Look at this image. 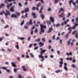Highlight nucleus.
I'll return each mask as SVG.
<instances>
[{"label":"nucleus","instance_id":"338daca9","mask_svg":"<svg viewBox=\"0 0 78 78\" xmlns=\"http://www.w3.org/2000/svg\"><path fill=\"white\" fill-rule=\"evenodd\" d=\"M14 72H17V69H14Z\"/></svg>","mask_w":78,"mask_h":78},{"label":"nucleus","instance_id":"dca6fc26","mask_svg":"<svg viewBox=\"0 0 78 78\" xmlns=\"http://www.w3.org/2000/svg\"><path fill=\"white\" fill-rule=\"evenodd\" d=\"M64 16H65L64 14L63 13H62L60 15H59V16L60 17H63Z\"/></svg>","mask_w":78,"mask_h":78},{"label":"nucleus","instance_id":"09e8293b","mask_svg":"<svg viewBox=\"0 0 78 78\" xmlns=\"http://www.w3.org/2000/svg\"><path fill=\"white\" fill-rule=\"evenodd\" d=\"M1 21L2 23H5V21L3 20H1Z\"/></svg>","mask_w":78,"mask_h":78},{"label":"nucleus","instance_id":"f8f14e48","mask_svg":"<svg viewBox=\"0 0 78 78\" xmlns=\"http://www.w3.org/2000/svg\"><path fill=\"white\" fill-rule=\"evenodd\" d=\"M46 51V50H44L40 52V55H43V53H44Z\"/></svg>","mask_w":78,"mask_h":78},{"label":"nucleus","instance_id":"8fccbe9b","mask_svg":"<svg viewBox=\"0 0 78 78\" xmlns=\"http://www.w3.org/2000/svg\"><path fill=\"white\" fill-rule=\"evenodd\" d=\"M30 39H31V38L30 37H29L28 38V41H30Z\"/></svg>","mask_w":78,"mask_h":78},{"label":"nucleus","instance_id":"bb28decb","mask_svg":"<svg viewBox=\"0 0 78 78\" xmlns=\"http://www.w3.org/2000/svg\"><path fill=\"white\" fill-rule=\"evenodd\" d=\"M76 30H75L74 31H73L72 33V34H76Z\"/></svg>","mask_w":78,"mask_h":78},{"label":"nucleus","instance_id":"9d476101","mask_svg":"<svg viewBox=\"0 0 78 78\" xmlns=\"http://www.w3.org/2000/svg\"><path fill=\"white\" fill-rule=\"evenodd\" d=\"M16 0H5V3H6V4H8V2H7V1L9 2H11L12 1H15Z\"/></svg>","mask_w":78,"mask_h":78},{"label":"nucleus","instance_id":"a18cd8bd","mask_svg":"<svg viewBox=\"0 0 78 78\" xmlns=\"http://www.w3.org/2000/svg\"><path fill=\"white\" fill-rule=\"evenodd\" d=\"M3 37H1L0 38V41H1H1H2V40H3Z\"/></svg>","mask_w":78,"mask_h":78},{"label":"nucleus","instance_id":"a19ab883","mask_svg":"<svg viewBox=\"0 0 78 78\" xmlns=\"http://www.w3.org/2000/svg\"><path fill=\"white\" fill-rule=\"evenodd\" d=\"M72 28L73 30H75L76 29V26H75V25L74 26H73Z\"/></svg>","mask_w":78,"mask_h":78},{"label":"nucleus","instance_id":"ddd939ff","mask_svg":"<svg viewBox=\"0 0 78 78\" xmlns=\"http://www.w3.org/2000/svg\"><path fill=\"white\" fill-rule=\"evenodd\" d=\"M32 16H33L34 18L35 19L36 18V13H33L32 14Z\"/></svg>","mask_w":78,"mask_h":78},{"label":"nucleus","instance_id":"20e7f679","mask_svg":"<svg viewBox=\"0 0 78 78\" xmlns=\"http://www.w3.org/2000/svg\"><path fill=\"white\" fill-rule=\"evenodd\" d=\"M53 30V28L49 27L48 30L47 32L48 33H51Z\"/></svg>","mask_w":78,"mask_h":78},{"label":"nucleus","instance_id":"13d9d810","mask_svg":"<svg viewBox=\"0 0 78 78\" xmlns=\"http://www.w3.org/2000/svg\"><path fill=\"white\" fill-rule=\"evenodd\" d=\"M18 78H23L20 75H18Z\"/></svg>","mask_w":78,"mask_h":78},{"label":"nucleus","instance_id":"774afa93","mask_svg":"<svg viewBox=\"0 0 78 78\" xmlns=\"http://www.w3.org/2000/svg\"><path fill=\"white\" fill-rule=\"evenodd\" d=\"M29 8L28 7H27L26 9H25V10H29Z\"/></svg>","mask_w":78,"mask_h":78},{"label":"nucleus","instance_id":"f257e3e1","mask_svg":"<svg viewBox=\"0 0 78 78\" xmlns=\"http://www.w3.org/2000/svg\"><path fill=\"white\" fill-rule=\"evenodd\" d=\"M3 14H4L5 15L6 19H8V16H10L11 13L9 12V11L8 10L6 11V12H5V11H2L0 13V15H3Z\"/></svg>","mask_w":78,"mask_h":78},{"label":"nucleus","instance_id":"e433bc0d","mask_svg":"<svg viewBox=\"0 0 78 78\" xmlns=\"http://www.w3.org/2000/svg\"><path fill=\"white\" fill-rule=\"evenodd\" d=\"M40 5H41V3H39L36 6H38V7H39L40 6Z\"/></svg>","mask_w":78,"mask_h":78},{"label":"nucleus","instance_id":"4468645a","mask_svg":"<svg viewBox=\"0 0 78 78\" xmlns=\"http://www.w3.org/2000/svg\"><path fill=\"white\" fill-rule=\"evenodd\" d=\"M32 20H30L29 23H27V25H32Z\"/></svg>","mask_w":78,"mask_h":78},{"label":"nucleus","instance_id":"9b49d317","mask_svg":"<svg viewBox=\"0 0 78 78\" xmlns=\"http://www.w3.org/2000/svg\"><path fill=\"white\" fill-rule=\"evenodd\" d=\"M32 10H39V8L38 7H34L32 8Z\"/></svg>","mask_w":78,"mask_h":78},{"label":"nucleus","instance_id":"4be33fe9","mask_svg":"<svg viewBox=\"0 0 78 78\" xmlns=\"http://www.w3.org/2000/svg\"><path fill=\"white\" fill-rule=\"evenodd\" d=\"M46 22L47 23H48V25H51V22H50V21H47Z\"/></svg>","mask_w":78,"mask_h":78},{"label":"nucleus","instance_id":"ea45409f","mask_svg":"<svg viewBox=\"0 0 78 78\" xmlns=\"http://www.w3.org/2000/svg\"><path fill=\"white\" fill-rule=\"evenodd\" d=\"M8 51H9V52H11L12 51V50L10 49H8Z\"/></svg>","mask_w":78,"mask_h":78},{"label":"nucleus","instance_id":"6ab92c4d","mask_svg":"<svg viewBox=\"0 0 78 78\" xmlns=\"http://www.w3.org/2000/svg\"><path fill=\"white\" fill-rule=\"evenodd\" d=\"M41 17L42 19H44L45 18V16L42 14L41 15Z\"/></svg>","mask_w":78,"mask_h":78},{"label":"nucleus","instance_id":"864d4df0","mask_svg":"<svg viewBox=\"0 0 78 78\" xmlns=\"http://www.w3.org/2000/svg\"><path fill=\"white\" fill-rule=\"evenodd\" d=\"M29 12V10H24V12Z\"/></svg>","mask_w":78,"mask_h":78},{"label":"nucleus","instance_id":"e2e57ef3","mask_svg":"<svg viewBox=\"0 0 78 78\" xmlns=\"http://www.w3.org/2000/svg\"><path fill=\"white\" fill-rule=\"evenodd\" d=\"M16 14L17 16H20V13H19L18 12Z\"/></svg>","mask_w":78,"mask_h":78},{"label":"nucleus","instance_id":"39448f33","mask_svg":"<svg viewBox=\"0 0 78 78\" xmlns=\"http://www.w3.org/2000/svg\"><path fill=\"white\" fill-rule=\"evenodd\" d=\"M76 23H77V24H76V23H74L76 27V26H78V18H76Z\"/></svg>","mask_w":78,"mask_h":78},{"label":"nucleus","instance_id":"052dcab7","mask_svg":"<svg viewBox=\"0 0 78 78\" xmlns=\"http://www.w3.org/2000/svg\"><path fill=\"white\" fill-rule=\"evenodd\" d=\"M76 62V59H74V60H73V62Z\"/></svg>","mask_w":78,"mask_h":78},{"label":"nucleus","instance_id":"cd10ccee","mask_svg":"<svg viewBox=\"0 0 78 78\" xmlns=\"http://www.w3.org/2000/svg\"><path fill=\"white\" fill-rule=\"evenodd\" d=\"M42 41H43L44 42H45V39L44 38H42Z\"/></svg>","mask_w":78,"mask_h":78},{"label":"nucleus","instance_id":"2f4dec72","mask_svg":"<svg viewBox=\"0 0 78 78\" xmlns=\"http://www.w3.org/2000/svg\"><path fill=\"white\" fill-rule=\"evenodd\" d=\"M72 27H69L68 28V30H69V31H71V30H72Z\"/></svg>","mask_w":78,"mask_h":78},{"label":"nucleus","instance_id":"4c0bfd02","mask_svg":"<svg viewBox=\"0 0 78 78\" xmlns=\"http://www.w3.org/2000/svg\"><path fill=\"white\" fill-rule=\"evenodd\" d=\"M0 5L1 6V7H3V6H5V4L2 3Z\"/></svg>","mask_w":78,"mask_h":78},{"label":"nucleus","instance_id":"680f3d73","mask_svg":"<svg viewBox=\"0 0 78 78\" xmlns=\"http://www.w3.org/2000/svg\"><path fill=\"white\" fill-rule=\"evenodd\" d=\"M32 47V44H30L29 46V48H31Z\"/></svg>","mask_w":78,"mask_h":78},{"label":"nucleus","instance_id":"de8ad7c7","mask_svg":"<svg viewBox=\"0 0 78 78\" xmlns=\"http://www.w3.org/2000/svg\"><path fill=\"white\" fill-rule=\"evenodd\" d=\"M25 17L26 18H28V14L26 13L25 15Z\"/></svg>","mask_w":78,"mask_h":78},{"label":"nucleus","instance_id":"a878e982","mask_svg":"<svg viewBox=\"0 0 78 78\" xmlns=\"http://www.w3.org/2000/svg\"><path fill=\"white\" fill-rule=\"evenodd\" d=\"M24 24V20H23L21 23V25L22 26Z\"/></svg>","mask_w":78,"mask_h":78},{"label":"nucleus","instance_id":"a211bd4d","mask_svg":"<svg viewBox=\"0 0 78 78\" xmlns=\"http://www.w3.org/2000/svg\"><path fill=\"white\" fill-rule=\"evenodd\" d=\"M11 64H12L13 67H16V64H15V63H14V62H11Z\"/></svg>","mask_w":78,"mask_h":78},{"label":"nucleus","instance_id":"c9c22d12","mask_svg":"<svg viewBox=\"0 0 78 78\" xmlns=\"http://www.w3.org/2000/svg\"><path fill=\"white\" fill-rule=\"evenodd\" d=\"M59 2V0H55V3L56 4Z\"/></svg>","mask_w":78,"mask_h":78},{"label":"nucleus","instance_id":"c756f323","mask_svg":"<svg viewBox=\"0 0 78 78\" xmlns=\"http://www.w3.org/2000/svg\"><path fill=\"white\" fill-rule=\"evenodd\" d=\"M72 2H73V0H71L69 2V5H71V3H72Z\"/></svg>","mask_w":78,"mask_h":78},{"label":"nucleus","instance_id":"0e129e2a","mask_svg":"<svg viewBox=\"0 0 78 78\" xmlns=\"http://www.w3.org/2000/svg\"><path fill=\"white\" fill-rule=\"evenodd\" d=\"M38 48H39L38 47H36L34 48V49L35 50H37V49H38Z\"/></svg>","mask_w":78,"mask_h":78},{"label":"nucleus","instance_id":"72a5a7b5","mask_svg":"<svg viewBox=\"0 0 78 78\" xmlns=\"http://www.w3.org/2000/svg\"><path fill=\"white\" fill-rule=\"evenodd\" d=\"M59 26H60V24H59V23L56 24V27H59Z\"/></svg>","mask_w":78,"mask_h":78},{"label":"nucleus","instance_id":"0eeeda50","mask_svg":"<svg viewBox=\"0 0 78 78\" xmlns=\"http://www.w3.org/2000/svg\"><path fill=\"white\" fill-rule=\"evenodd\" d=\"M50 20L52 22L54 23L55 22V20H54V18H53L51 17V16L50 17Z\"/></svg>","mask_w":78,"mask_h":78},{"label":"nucleus","instance_id":"3c124183","mask_svg":"<svg viewBox=\"0 0 78 78\" xmlns=\"http://www.w3.org/2000/svg\"><path fill=\"white\" fill-rule=\"evenodd\" d=\"M57 53L58 55H59L60 54V51H57Z\"/></svg>","mask_w":78,"mask_h":78},{"label":"nucleus","instance_id":"6e6d98bb","mask_svg":"<svg viewBox=\"0 0 78 78\" xmlns=\"http://www.w3.org/2000/svg\"><path fill=\"white\" fill-rule=\"evenodd\" d=\"M24 28L26 29H27V28H28V26H25Z\"/></svg>","mask_w":78,"mask_h":78},{"label":"nucleus","instance_id":"5701e85b","mask_svg":"<svg viewBox=\"0 0 78 78\" xmlns=\"http://www.w3.org/2000/svg\"><path fill=\"white\" fill-rule=\"evenodd\" d=\"M69 34H67L65 35V37L66 38H69Z\"/></svg>","mask_w":78,"mask_h":78},{"label":"nucleus","instance_id":"5fc2aeb1","mask_svg":"<svg viewBox=\"0 0 78 78\" xmlns=\"http://www.w3.org/2000/svg\"><path fill=\"white\" fill-rule=\"evenodd\" d=\"M7 8H8V9H9V5H7Z\"/></svg>","mask_w":78,"mask_h":78},{"label":"nucleus","instance_id":"4d7b16f0","mask_svg":"<svg viewBox=\"0 0 78 78\" xmlns=\"http://www.w3.org/2000/svg\"><path fill=\"white\" fill-rule=\"evenodd\" d=\"M56 73H58V72H60V71L59 70H58L57 71H55Z\"/></svg>","mask_w":78,"mask_h":78},{"label":"nucleus","instance_id":"f704fd0d","mask_svg":"<svg viewBox=\"0 0 78 78\" xmlns=\"http://www.w3.org/2000/svg\"><path fill=\"white\" fill-rule=\"evenodd\" d=\"M72 67H74L75 68H76V67L75 65V64H74L72 65Z\"/></svg>","mask_w":78,"mask_h":78},{"label":"nucleus","instance_id":"c03bdc74","mask_svg":"<svg viewBox=\"0 0 78 78\" xmlns=\"http://www.w3.org/2000/svg\"><path fill=\"white\" fill-rule=\"evenodd\" d=\"M55 36L53 35L52 37V39L53 40H55Z\"/></svg>","mask_w":78,"mask_h":78},{"label":"nucleus","instance_id":"bf43d9fd","mask_svg":"<svg viewBox=\"0 0 78 78\" xmlns=\"http://www.w3.org/2000/svg\"><path fill=\"white\" fill-rule=\"evenodd\" d=\"M17 59L18 61H20V58L19 57L17 58Z\"/></svg>","mask_w":78,"mask_h":78},{"label":"nucleus","instance_id":"7c9ffc66","mask_svg":"<svg viewBox=\"0 0 78 78\" xmlns=\"http://www.w3.org/2000/svg\"><path fill=\"white\" fill-rule=\"evenodd\" d=\"M34 28H35V27L34 26H33L30 29V31H32V30H34Z\"/></svg>","mask_w":78,"mask_h":78},{"label":"nucleus","instance_id":"f3484780","mask_svg":"<svg viewBox=\"0 0 78 78\" xmlns=\"http://www.w3.org/2000/svg\"><path fill=\"white\" fill-rule=\"evenodd\" d=\"M78 31L77 32V33L75 35V37L76 38H77V39H78Z\"/></svg>","mask_w":78,"mask_h":78},{"label":"nucleus","instance_id":"b1692460","mask_svg":"<svg viewBox=\"0 0 78 78\" xmlns=\"http://www.w3.org/2000/svg\"><path fill=\"white\" fill-rule=\"evenodd\" d=\"M16 48L18 50H19V45L17 44L16 46Z\"/></svg>","mask_w":78,"mask_h":78},{"label":"nucleus","instance_id":"58836bf2","mask_svg":"<svg viewBox=\"0 0 78 78\" xmlns=\"http://www.w3.org/2000/svg\"><path fill=\"white\" fill-rule=\"evenodd\" d=\"M41 31L42 32V33H44V32H45V31L44 30H43V29H41Z\"/></svg>","mask_w":78,"mask_h":78},{"label":"nucleus","instance_id":"1a4fd4ad","mask_svg":"<svg viewBox=\"0 0 78 78\" xmlns=\"http://www.w3.org/2000/svg\"><path fill=\"white\" fill-rule=\"evenodd\" d=\"M39 45H40V47H41L42 46H44V43L40 42L39 43Z\"/></svg>","mask_w":78,"mask_h":78},{"label":"nucleus","instance_id":"6e6552de","mask_svg":"<svg viewBox=\"0 0 78 78\" xmlns=\"http://www.w3.org/2000/svg\"><path fill=\"white\" fill-rule=\"evenodd\" d=\"M11 17L12 18H14V17L15 18H17V16L16 14H13L12 15Z\"/></svg>","mask_w":78,"mask_h":78},{"label":"nucleus","instance_id":"f03ea898","mask_svg":"<svg viewBox=\"0 0 78 78\" xmlns=\"http://www.w3.org/2000/svg\"><path fill=\"white\" fill-rule=\"evenodd\" d=\"M60 60L61 61L59 62V63L60 64L59 65V67H62V64H63V59L62 58H60Z\"/></svg>","mask_w":78,"mask_h":78},{"label":"nucleus","instance_id":"aec40b11","mask_svg":"<svg viewBox=\"0 0 78 78\" xmlns=\"http://www.w3.org/2000/svg\"><path fill=\"white\" fill-rule=\"evenodd\" d=\"M38 57L39 58H44V56H42V55H39L38 56Z\"/></svg>","mask_w":78,"mask_h":78},{"label":"nucleus","instance_id":"79ce46f5","mask_svg":"<svg viewBox=\"0 0 78 78\" xmlns=\"http://www.w3.org/2000/svg\"><path fill=\"white\" fill-rule=\"evenodd\" d=\"M19 6L22 7V4H21V3H19Z\"/></svg>","mask_w":78,"mask_h":78},{"label":"nucleus","instance_id":"603ef678","mask_svg":"<svg viewBox=\"0 0 78 78\" xmlns=\"http://www.w3.org/2000/svg\"><path fill=\"white\" fill-rule=\"evenodd\" d=\"M59 39H60V38L59 37H57L56 40H59Z\"/></svg>","mask_w":78,"mask_h":78},{"label":"nucleus","instance_id":"393cba45","mask_svg":"<svg viewBox=\"0 0 78 78\" xmlns=\"http://www.w3.org/2000/svg\"><path fill=\"white\" fill-rule=\"evenodd\" d=\"M41 41V39L39 38L37 40H35V42H40V41Z\"/></svg>","mask_w":78,"mask_h":78},{"label":"nucleus","instance_id":"412c9836","mask_svg":"<svg viewBox=\"0 0 78 78\" xmlns=\"http://www.w3.org/2000/svg\"><path fill=\"white\" fill-rule=\"evenodd\" d=\"M19 39H20V40H21L22 41H23V40H24V37H19L18 38Z\"/></svg>","mask_w":78,"mask_h":78},{"label":"nucleus","instance_id":"423d86ee","mask_svg":"<svg viewBox=\"0 0 78 78\" xmlns=\"http://www.w3.org/2000/svg\"><path fill=\"white\" fill-rule=\"evenodd\" d=\"M40 27L41 28V29H44V28H46L47 27L46 26H45L44 25H43L42 24H41L40 25Z\"/></svg>","mask_w":78,"mask_h":78},{"label":"nucleus","instance_id":"473e14b6","mask_svg":"<svg viewBox=\"0 0 78 78\" xmlns=\"http://www.w3.org/2000/svg\"><path fill=\"white\" fill-rule=\"evenodd\" d=\"M2 69H3L4 70H7V68L6 67H2Z\"/></svg>","mask_w":78,"mask_h":78},{"label":"nucleus","instance_id":"c85d7f7f","mask_svg":"<svg viewBox=\"0 0 78 78\" xmlns=\"http://www.w3.org/2000/svg\"><path fill=\"white\" fill-rule=\"evenodd\" d=\"M15 8V6H13L11 8L10 10H14V9Z\"/></svg>","mask_w":78,"mask_h":78},{"label":"nucleus","instance_id":"37998d69","mask_svg":"<svg viewBox=\"0 0 78 78\" xmlns=\"http://www.w3.org/2000/svg\"><path fill=\"white\" fill-rule=\"evenodd\" d=\"M8 27H9V26H8V25H7L4 28L5 29L6 28H8Z\"/></svg>","mask_w":78,"mask_h":78},{"label":"nucleus","instance_id":"49530a36","mask_svg":"<svg viewBox=\"0 0 78 78\" xmlns=\"http://www.w3.org/2000/svg\"><path fill=\"white\" fill-rule=\"evenodd\" d=\"M6 71L7 72H8V73H10V70L9 69H6Z\"/></svg>","mask_w":78,"mask_h":78},{"label":"nucleus","instance_id":"7ed1b4c3","mask_svg":"<svg viewBox=\"0 0 78 78\" xmlns=\"http://www.w3.org/2000/svg\"><path fill=\"white\" fill-rule=\"evenodd\" d=\"M64 69L66 71H67L68 70V68L67 67V64L66 63H65L64 64Z\"/></svg>","mask_w":78,"mask_h":78},{"label":"nucleus","instance_id":"69168bd1","mask_svg":"<svg viewBox=\"0 0 78 78\" xmlns=\"http://www.w3.org/2000/svg\"><path fill=\"white\" fill-rule=\"evenodd\" d=\"M70 16V13H68V16H67V17H69V16Z\"/></svg>","mask_w":78,"mask_h":78},{"label":"nucleus","instance_id":"2eb2a0df","mask_svg":"<svg viewBox=\"0 0 78 78\" xmlns=\"http://www.w3.org/2000/svg\"><path fill=\"white\" fill-rule=\"evenodd\" d=\"M25 66H22V69H23V70L24 72H26V71H27V69H26V68H25Z\"/></svg>","mask_w":78,"mask_h":78}]
</instances>
